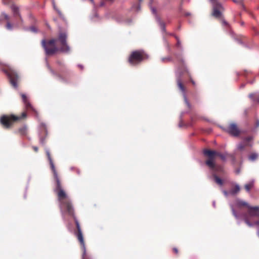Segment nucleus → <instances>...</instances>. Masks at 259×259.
Returning <instances> with one entry per match:
<instances>
[{
	"label": "nucleus",
	"mask_w": 259,
	"mask_h": 259,
	"mask_svg": "<svg viewBox=\"0 0 259 259\" xmlns=\"http://www.w3.org/2000/svg\"><path fill=\"white\" fill-rule=\"evenodd\" d=\"M48 159L50 161L51 169L54 174V178L56 180L57 186L55 191L57 193L58 199L59 201V206L62 216L64 217L65 213H67L69 215H73V210L70 199L66 194L65 191L61 188V183L58 177L57 171L55 169V165L51 157L50 152L48 150H46Z\"/></svg>",
	"instance_id": "nucleus-1"
},
{
	"label": "nucleus",
	"mask_w": 259,
	"mask_h": 259,
	"mask_svg": "<svg viewBox=\"0 0 259 259\" xmlns=\"http://www.w3.org/2000/svg\"><path fill=\"white\" fill-rule=\"evenodd\" d=\"M67 34L65 32H60L58 39H52L47 43L45 40L41 41V44L45 50L47 55H52L59 50L56 46H60L59 50L62 52L67 53L70 48L66 42Z\"/></svg>",
	"instance_id": "nucleus-2"
},
{
	"label": "nucleus",
	"mask_w": 259,
	"mask_h": 259,
	"mask_svg": "<svg viewBox=\"0 0 259 259\" xmlns=\"http://www.w3.org/2000/svg\"><path fill=\"white\" fill-rule=\"evenodd\" d=\"M203 153L205 155L208 157V159L206 161V164L209 167L211 171L213 172H218L222 170V167L216 164L214 162V157L215 156H219L223 161H226L227 153L222 154L215 151L204 150Z\"/></svg>",
	"instance_id": "nucleus-3"
},
{
	"label": "nucleus",
	"mask_w": 259,
	"mask_h": 259,
	"mask_svg": "<svg viewBox=\"0 0 259 259\" xmlns=\"http://www.w3.org/2000/svg\"><path fill=\"white\" fill-rule=\"evenodd\" d=\"M26 116L25 112L22 113L21 117L14 115H3L0 118L1 124L6 128L9 127L13 122L19 120V119L24 118Z\"/></svg>",
	"instance_id": "nucleus-4"
},
{
	"label": "nucleus",
	"mask_w": 259,
	"mask_h": 259,
	"mask_svg": "<svg viewBox=\"0 0 259 259\" xmlns=\"http://www.w3.org/2000/svg\"><path fill=\"white\" fill-rule=\"evenodd\" d=\"M146 58L147 56L143 52L136 51L133 52L130 55L128 62L131 65H136Z\"/></svg>",
	"instance_id": "nucleus-5"
},
{
	"label": "nucleus",
	"mask_w": 259,
	"mask_h": 259,
	"mask_svg": "<svg viewBox=\"0 0 259 259\" xmlns=\"http://www.w3.org/2000/svg\"><path fill=\"white\" fill-rule=\"evenodd\" d=\"M243 206H245L248 207V204L246 202L239 199L235 200L233 203L230 204V207L233 214L237 220H239L240 218H242V215L244 213L239 215L237 213L236 209L239 210Z\"/></svg>",
	"instance_id": "nucleus-6"
},
{
	"label": "nucleus",
	"mask_w": 259,
	"mask_h": 259,
	"mask_svg": "<svg viewBox=\"0 0 259 259\" xmlns=\"http://www.w3.org/2000/svg\"><path fill=\"white\" fill-rule=\"evenodd\" d=\"M75 222L76 228L77 229V238L81 244V249H82V251H83L82 259H87L85 244H84L81 230V229L80 227V225H79V224L77 220L75 219Z\"/></svg>",
	"instance_id": "nucleus-7"
},
{
	"label": "nucleus",
	"mask_w": 259,
	"mask_h": 259,
	"mask_svg": "<svg viewBox=\"0 0 259 259\" xmlns=\"http://www.w3.org/2000/svg\"><path fill=\"white\" fill-rule=\"evenodd\" d=\"M6 73L9 77L11 84L15 88H16L17 87V81L19 77L18 74L14 70L11 69H10L9 71H7Z\"/></svg>",
	"instance_id": "nucleus-8"
},
{
	"label": "nucleus",
	"mask_w": 259,
	"mask_h": 259,
	"mask_svg": "<svg viewBox=\"0 0 259 259\" xmlns=\"http://www.w3.org/2000/svg\"><path fill=\"white\" fill-rule=\"evenodd\" d=\"M212 5V15L215 18H220L222 15L221 11L223 10V7L220 3H214Z\"/></svg>",
	"instance_id": "nucleus-9"
},
{
	"label": "nucleus",
	"mask_w": 259,
	"mask_h": 259,
	"mask_svg": "<svg viewBox=\"0 0 259 259\" xmlns=\"http://www.w3.org/2000/svg\"><path fill=\"white\" fill-rule=\"evenodd\" d=\"M248 208L249 209V210L248 211V214H247V215L249 221L254 217L259 218V207H252L248 205Z\"/></svg>",
	"instance_id": "nucleus-10"
},
{
	"label": "nucleus",
	"mask_w": 259,
	"mask_h": 259,
	"mask_svg": "<svg viewBox=\"0 0 259 259\" xmlns=\"http://www.w3.org/2000/svg\"><path fill=\"white\" fill-rule=\"evenodd\" d=\"M227 132L230 135L234 137L238 136L240 133L239 128L237 127V125L234 123H232L230 124L227 129Z\"/></svg>",
	"instance_id": "nucleus-11"
},
{
	"label": "nucleus",
	"mask_w": 259,
	"mask_h": 259,
	"mask_svg": "<svg viewBox=\"0 0 259 259\" xmlns=\"http://www.w3.org/2000/svg\"><path fill=\"white\" fill-rule=\"evenodd\" d=\"M252 140L251 137H247L244 139V143H240L237 145V149L238 150L242 151L244 150V148L246 146H250V145L248 143L249 141Z\"/></svg>",
	"instance_id": "nucleus-12"
},
{
	"label": "nucleus",
	"mask_w": 259,
	"mask_h": 259,
	"mask_svg": "<svg viewBox=\"0 0 259 259\" xmlns=\"http://www.w3.org/2000/svg\"><path fill=\"white\" fill-rule=\"evenodd\" d=\"M177 83H178V85L180 90L183 93V97H184V99L186 104H187V106L188 107H189L190 105L189 103L188 102V101L186 98V96L185 93V88H184V86L183 85L182 83L181 82V81L179 78L177 79Z\"/></svg>",
	"instance_id": "nucleus-13"
},
{
	"label": "nucleus",
	"mask_w": 259,
	"mask_h": 259,
	"mask_svg": "<svg viewBox=\"0 0 259 259\" xmlns=\"http://www.w3.org/2000/svg\"><path fill=\"white\" fill-rule=\"evenodd\" d=\"M242 219L244 220V222L249 226V227H253L254 225H256L257 226H259V221L255 222L254 223H251L249 219L248 218V217L247 215V214L244 213L242 215Z\"/></svg>",
	"instance_id": "nucleus-14"
},
{
	"label": "nucleus",
	"mask_w": 259,
	"mask_h": 259,
	"mask_svg": "<svg viewBox=\"0 0 259 259\" xmlns=\"http://www.w3.org/2000/svg\"><path fill=\"white\" fill-rule=\"evenodd\" d=\"M21 96H22V99H23V101L25 104V107L28 110L29 109H31L33 111H35V110L33 108V107L31 106V105L30 104V103L29 102V101H28L27 98H26V96H25V95L24 94H22L21 95Z\"/></svg>",
	"instance_id": "nucleus-15"
},
{
	"label": "nucleus",
	"mask_w": 259,
	"mask_h": 259,
	"mask_svg": "<svg viewBox=\"0 0 259 259\" xmlns=\"http://www.w3.org/2000/svg\"><path fill=\"white\" fill-rule=\"evenodd\" d=\"M11 9L13 12L14 16L15 17H18L19 18L20 20L21 21H22V18L19 14L18 7L17 6H16L15 5H12L11 7Z\"/></svg>",
	"instance_id": "nucleus-16"
},
{
	"label": "nucleus",
	"mask_w": 259,
	"mask_h": 259,
	"mask_svg": "<svg viewBox=\"0 0 259 259\" xmlns=\"http://www.w3.org/2000/svg\"><path fill=\"white\" fill-rule=\"evenodd\" d=\"M240 188L239 185L236 184L234 188L230 191V193L231 195H235L240 191Z\"/></svg>",
	"instance_id": "nucleus-17"
},
{
	"label": "nucleus",
	"mask_w": 259,
	"mask_h": 259,
	"mask_svg": "<svg viewBox=\"0 0 259 259\" xmlns=\"http://www.w3.org/2000/svg\"><path fill=\"white\" fill-rule=\"evenodd\" d=\"M212 172H213V176L214 177V181L216 183H217L218 185H220V186H222L223 185V181L221 179H220V178H219L216 175H215V172H213V171H212Z\"/></svg>",
	"instance_id": "nucleus-18"
},
{
	"label": "nucleus",
	"mask_w": 259,
	"mask_h": 259,
	"mask_svg": "<svg viewBox=\"0 0 259 259\" xmlns=\"http://www.w3.org/2000/svg\"><path fill=\"white\" fill-rule=\"evenodd\" d=\"M254 183V180H252L250 181L248 184H246L245 185L244 187L247 192H249L250 191L251 188H252V187L253 186Z\"/></svg>",
	"instance_id": "nucleus-19"
},
{
	"label": "nucleus",
	"mask_w": 259,
	"mask_h": 259,
	"mask_svg": "<svg viewBox=\"0 0 259 259\" xmlns=\"http://www.w3.org/2000/svg\"><path fill=\"white\" fill-rule=\"evenodd\" d=\"M156 20L157 22L158 23V24L161 29V30L163 32H165V24L163 22L161 21L160 18L159 17H158L157 16H156Z\"/></svg>",
	"instance_id": "nucleus-20"
},
{
	"label": "nucleus",
	"mask_w": 259,
	"mask_h": 259,
	"mask_svg": "<svg viewBox=\"0 0 259 259\" xmlns=\"http://www.w3.org/2000/svg\"><path fill=\"white\" fill-rule=\"evenodd\" d=\"M258 157V154L256 153H251L248 157L249 160L253 161L257 159Z\"/></svg>",
	"instance_id": "nucleus-21"
},
{
	"label": "nucleus",
	"mask_w": 259,
	"mask_h": 259,
	"mask_svg": "<svg viewBox=\"0 0 259 259\" xmlns=\"http://www.w3.org/2000/svg\"><path fill=\"white\" fill-rule=\"evenodd\" d=\"M26 126H23L19 129V132L21 135H25L26 133Z\"/></svg>",
	"instance_id": "nucleus-22"
},
{
	"label": "nucleus",
	"mask_w": 259,
	"mask_h": 259,
	"mask_svg": "<svg viewBox=\"0 0 259 259\" xmlns=\"http://www.w3.org/2000/svg\"><path fill=\"white\" fill-rule=\"evenodd\" d=\"M133 9H134L136 11H138L140 10V5H136L133 6Z\"/></svg>",
	"instance_id": "nucleus-23"
},
{
	"label": "nucleus",
	"mask_w": 259,
	"mask_h": 259,
	"mask_svg": "<svg viewBox=\"0 0 259 259\" xmlns=\"http://www.w3.org/2000/svg\"><path fill=\"white\" fill-rule=\"evenodd\" d=\"M6 27L9 30H12V26L11 24L9 22L7 23Z\"/></svg>",
	"instance_id": "nucleus-24"
},
{
	"label": "nucleus",
	"mask_w": 259,
	"mask_h": 259,
	"mask_svg": "<svg viewBox=\"0 0 259 259\" xmlns=\"http://www.w3.org/2000/svg\"><path fill=\"white\" fill-rule=\"evenodd\" d=\"M149 6L150 7V9H151V10L152 13L156 14V9L152 7L151 6V3L149 4Z\"/></svg>",
	"instance_id": "nucleus-25"
},
{
	"label": "nucleus",
	"mask_w": 259,
	"mask_h": 259,
	"mask_svg": "<svg viewBox=\"0 0 259 259\" xmlns=\"http://www.w3.org/2000/svg\"><path fill=\"white\" fill-rule=\"evenodd\" d=\"M170 60V58L169 57L162 58V61L163 62H168V61H169Z\"/></svg>",
	"instance_id": "nucleus-26"
},
{
	"label": "nucleus",
	"mask_w": 259,
	"mask_h": 259,
	"mask_svg": "<svg viewBox=\"0 0 259 259\" xmlns=\"http://www.w3.org/2000/svg\"><path fill=\"white\" fill-rule=\"evenodd\" d=\"M30 30L32 32H35L37 31L36 29L34 27H31L30 28Z\"/></svg>",
	"instance_id": "nucleus-27"
},
{
	"label": "nucleus",
	"mask_w": 259,
	"mask_h": 259,
	"mask_svg": "<svg viewBox=\"0 0 259 259\" xmlns=\"http://www.w3.org/2000/svg\"><path fill=\"white\" fill-rule=\"evenodd\" d=\"M255 127H259V120L257 119L255 121Z\"/></svg>",
	"instance_id": "nucleus-28"
},
{
	"label": "nucleus",
	"mask_w": 259,
	"mask_h": 259,
	"mask_svg": "<svg viewBox=\"0 0 259 259\" xmlns=\"http://www.w3.org/2000/svg\"><path fill=\"white\" fill-rule=\"evenodd\" d=\"M212 5H213L214 3H219L217 0H209Z\"/></svg>",
	"instance_id": "nucleus-29"
},
{
	"label": "nucleus",
	"mask_w": 259,
	"mask_h": 259,
	"mask_svg": "<svg viewBox=\"0 0 259 259\" xmlns=\"http://www.w3.org/2000/svg\"><path fill=\"white\" fill-rule=\"evenodd\" d=\"M3 15H4L5 18L6 19V20H8L9 19V16L8 15H7L6 14H3Z\"/></svg>",
	"instance_id": "nucleus-30"
},
{
	"label": "nucleus",
	"mask_w": 259,
	"mask_h": 259,
	"mask_svg": "<svg viewBox=\"0 0 259 259\" xmlns=\"http://www.w3.org/2000/svg\"><path fill=\"white\" fill-rule=\"evenodd\" d=\"M223 193H224V194L226 196H228V195L229 194H230V192H228L227 191H225V190L223 191Z\"/></svg>",
	"instance_id": "nucleus-31"
},
{
	"label": "nucleus",
	"mask_w": 259,
	"mask_h": 259,
	"mask_svg": "<svg viewBox=\"0 0 259 259\" xmlns=\"http://www.w3.org/2000/svg\"><path fill=\"white\" fill-rule=\"evenodd\" d=\"M41 126H42V128L44 130V131H45V132H46V125H45V124H44V123H42V124H41Z\"/></svg>",
	"instance_id": "nucleus-32"
},
{
	"label": "nucleus",
	"mask_w": 259,
	"mask_h": 259,
	"mask_svg": "<svg viewBox=\"0 0 259 259\" xmlns=\"http://www.w3.org/2000/svg\"><path fill=\"white\" fill-rule=\"evenodd\" d=\"M89 1L94 5V8H96V5H95V3L94 0H89Z\"/></svg>",
	"instance_id": "nucleus-33"
},
{
	"label": "nucleus",
	"mask_w": 259,
	"mask_h": 259,
	"mask_svg": "<svg viewBox=\"0 0 259 259\" xmlns=\"http://www.w3.org/2000/svg\"><path fill=\"white\" fill-rule=\"evenodd\" d=\"M40 142L41 144H44V143H45L44 139L43 138H40Z\"/></svg>",
	"instance_id": "nucleus-34"
},
{
	"label": "nucleus",
	"mask_w": 259,
	"mask_h": 259,
	"mask_svg": "<svg viewBox=\"0 0 259 259\" xmlns=\"http://www.w3.org/2000/svg\"><path fill=\"white\" fill-rule=\"evenodd\" d=\"M33 148L35 152H37L38 151V148L37 147L34 146L33 147Z\"/></svg>",
	"instance_id": "nucleus-35"
},
{
	"label": "nucleus",
	"mask_w": 259,
	"mask_h": 259,
	"mask_svg": "<svg viewBox=\"0 0 259 259\" xmlns=\"http://www.w3.org/2000/svg\"><path fill=\"white\" fill-rule=\"evenodd\" d=\"M104 5V3L103 2H101L100 4V6L102 7Z\"/></svg>",
	"instance_id": "nucleus-36"
},
{
	"label": "nucleus",
	"mask_w": 259,
	"mask_h": 259,
	"mask_svg": "<svg viewBox=\"0 0 259 259\" xmlns=\"http://www.w3.org/2000/svg\"><path fill=\"white\" fill-rule=\"evenodd\" d=\"M174 251L177 253H178V249L176 248H174Z\"/></svg>",
	"instance_id": "nucleus-37"
},
{
	"label": "nucleus",
	"mask_w": 259,
	"mask_h": 259,
	"mask_svg": "<svg viewBox=\"0 0 259 259\" xmlns=\"http://www.w3.org/2000/svg\"><path fill=\"white\" fill-rule=\"evenodd\" d=\"M223 23L225 25H227L228 23L226 21H225V20L223 21Z\"/></svg>",
	"instance_id": "nucleus-38"
},
{
	"label": "nucleus",
	"mask_w": 259,
	"mask_h": 259,
	"mask_svg": "<svg viewBox=\"0 0 259 259\" xmlns=\"http://www.w3.org/2000/svg\"><path fill=\"white\" fill-rule=\"evenodd\" d=\"M56 10L57 11V12H58V14H59L60 15H61V12H60L58 10Z\"/></svg>",
	"instance_id": "nucleus-39"
},
{
	"label": "nucleus",
	"mask_w": 259,
	"mask_h": 259,
	"mask_svg": "<svg viewBox=\"0 0 259 259\" xmlns=\"http://www.w3.org/2000/svg\"><path fill=\"white\" fill-rule=\"evenodd\" d=\"M233 2L235 3H238V1L237 0H232Z\"/></svg>",
	"instance_id": "nucleus-40"
},
{
	"label": "nucleus",
	"mask_w": 259,
	"mask_h": 259,
	"mask_svg": "<svg viewBox=\"0 0 259 259\" xmlns=\"http://www.w3.org/2000/svg\"><path fill=\"white\" fill-rule=\"evenodd\" d=\"M53 6L55 9H56V7L55 6L54 3L53 2Z\"/></svg>",
	"instance_id": "nucleus-41"
},
{
	"label": "nucleus",
	"mask_w": 259,
	"mask_h": 259,
	"mask_svg": "<svg viewBox=\"0 0 259 259\" xmlns=\"http://www.w3.org/2000/svg\"><path fill=\"white\" fill-rule=\"evenodd\" d=\"M78 66L79 67H80V68H82V65H79Z\"/></svg>",
	"instance_id": "nucleus-42"
},
{
	"label": "nucleus",
	"mask_w": 259,
	"mask_h": 259,
	"mask_svg": "<svg viewBox=\"0 0 259 259\" xmlns=\"http://www.w3.org/2000/svg\"><path fill=\"white\" fill-rule=\"evenodd\" d=\"M47 66H48V67L49 68H50V66H49V64H48V63H47Z\"/></svg>",
	"instance_id": "nucleus-43"
},
{
	"label": "nucleus",
	"mask_w": 259,
	"mask_h": 259,
	"mask_svg": "<svg viewBox=\"0 0 259 259\" xmlns=\"http://www.w3.org/2000/svg\"><path fill=\"white\" fill-rule=\"evenodd\" d=\"M191 82L193 84H195V82L193 80H191Z\"/></svg>",
	"instance_id": "nucleus-44"
},
{
	"label": "nucleus",
	"mask_w": 259,
	"mask_h": 259,
	"mask_svg": "<svg viewBox=\"0 0 259 259\" xmlns=\"http://www.w3.org/2000/svg\"><path fill=\"white\" fill-rule=\"evenodd\" d=\"M213 205L214 207L215 206V202L214 201L213 202Z\"/></svg>",
	"instance_id": "nucleus-45"
},
{
	"label": "nucleus",
	"mask_w": 259,
	"mask_h": 259,
	"mask_svg": "<svg viewBox=\"0 0 259 259\" xmlns=\"http://www.w3.org/2000/svg\"><path fill=\"white\" fill-rule=\"evenodd\" d=\"M142 1H143V0H139V2L140 3H141V2H142Z\"/></svg>",
	"instance_id": "nucleus-46"
},
{
	"label": "nucleus",
	"mask_w": 259,
	"mask_h": 259,
	"mask_svg": "<svg viewBox=\"0 0 259 259\" xmlns=\"http://www.w3.org/2000/svg\"><path fill=\"white\" fill-rule=\"evenodd\" d=\"M180 42L179 40H178V45H179Z\"/></svg>",
	"instance_id": "nucleus-47"
},
{
	"label": "nucleus",
	"mask_w": 259,
	"mask_h": 259,
	"mask_svg": "<svg viewBox=\"0 0 259 259\" xmlns=\"http://www.w3.org/2000/svg\"><path fill=\"white\" fill-rule=\"evenodd\" d=\"M257 102H259V97L257 98Z\"/></svg>",
	"instance_id": "nucleus-48"
},
{
	"label": "nucleus",
	"mask_w": 259,
	"mask_h": 259,
	"mask_svg": "<svg viewBox=\"0 0 259 259\" xmlns=\"http://www.w3.org/2000/svg\"><path fill=\"white\" fill-rule=\"evenodd\" d=\"M251 96H252V95H249V97H251Z\"/></svg>",
	"instance_id": "nucleus-49"
},
{
	"label": "nucleus",
	"mask_w": 259,
	"mask_h": 259,
	"mask_svg": "<svg viewBox=\"0 0 259 259\" xmlns=\"http://www.w3.org/2000/svg\"><path fill=\"white\" fill-rule=\"evenodd\" d=\"M1 64V63L0 62V64Z\"/></svg>",
	"instance_id": "nucleus-50"
}]
</instances>
